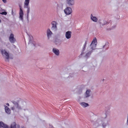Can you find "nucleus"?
Returning <instances> with one entry per match:
<instances>
[{
  "label": "nucleus",
  "mask_w": 128,
  "mask_h": 128,
  "mask_svg": "<svg viewBox=\"0 0 128 128\" xmlns=\"http://www.w3.org/2000/svg\"><path fill=\"white\" fill-rule=\"evenodd\" d=\"M30 0H25L24 2V7L27 9L26 10V18L28 22H29V15L30 11V7L28 6Z\"/></svg>",
  "instance_id": "nucleus-1"
},
{
  "label": "nucleus",
  "mask_w": 128,
  "mask_h": 128,
  "mask_svg": "<svg viewBox=\"0 0 128 128\" xmlns=\"http://www.w3.org/2000/svg\"><path fill=\"white\" fill-rule=\"evenodd\" d=\"M97 44V40L96 38H94L90 46V47L88 48L90 50L93 51L94 50L96 49Z\"/></svg>",
  "instance_id": "nucleus-2"
},
{
  "label": "nucleus",
  "mask_w": 128,
  "mask_h": 128,
  "mask_svg": "<svg viewBox=\"0 0 128 128\" xmlns=\"http://www.w3.org/2000/svg\"><path fill=\"white\" fill-rule=\"evenodd\" d=\"M51 29L53 32H56L58 30L57 22L55 21H53L51 23Z\"/></svg>",
  "instance_id": "nucleus-3"
},
{
  "label": "nucleus",
  "mask_w": 128,
  "mask_h": 128,
  "mask_svg": "<svg viewBox=\"0 0 128 128\" xmlns=\"http://www.w3.org/2000/svg\"><path fill=\"white\" fill-rule=\"evenodd\" d=\"M21 100V99L20 98H17L16 100V101L13 100L12 101V102L16 108L18 109H21L20 106L18 104Z\"/></svg>",
  "instance_id": "nucleus-4"
},
{
  "label": "nucleus",
  "mask_w": 128,
  "mask_h": 128,
  "mask_svg": "<svg viewBox=\"0 0 128 128\" xmlns=\"http://www.w3.org/2000/svg\"><path fill=\"white\" fill-rule=\"evenodd\" d=\"M20 10L19 13V18L20 20L23 22L24 21V14L22 8L20 6Z\"/></svg>",
  "instance_id": "nucleus-5"
},
{
  "label": "nucleus",
  "mask_w": 128,
  "mask_h": 128,
  "mask_svg": "<svg viewBox=\"0 0 128 128\" xmlns=\"http://www.w3.org/2000/svg\"><path fill=\"white\" fill-rule=\"evenodd\" d=\"M90 43V42L88 40L86 41L84 44L82 50V52L80 54V56H82L84 54V52L85 51L86 46L87 44H88Z\"/></svg>",
  "instance_id": "nucleus-6"
},
{
  "label": "nucleus",
  "mask_w": 128,
  "mask_h": 128,
  "mask_svg": "<svg viewBox=\"0 0 128 128\" xmlns=\"http://www.w3.org/2000/svg\"><path fill=\"white\" fill-rule=\"evenodd\" d=\"M64 12L66 15H69L72 13V10L70 8L67 7L64 10Z\"/></svg>",
  "instance_id": "nucleus-7"
},
{
  "label": "nucleus",
  "mask_w": 128,
  "mask_h": 128,
  "mask_svg": "<svg viewBox=\"0 0 128 128\" xmlns=\"http://www.w3.org/2000/svg\"><path fill=\"white\" fill-rule=\"evenodd\" d=\"M93 51L90 50L88 48V47L87 48V50L86 53L84 57L86 58H89L91 55L92 53V52Z\"/></svg>",
  "instance_id": "nucleus-8"
},
{
  "label": "nucleus",
  "mask_w": 128,
  "mask_h": 128,
  "mask_svg": "<svg viewBox=\"0 0 128 128\" xmlns=\"http://www.w3.org/2000/svg\"><path fill=\"white\" fill-rule=\"evenodd\" d=\"M52 52L56 56L60 55V52L59 49L56 48H54L52 49Z\"/></svg>",
  "instance_id": "nucleus-9"
},
{
  "label": "nucleus",
  "mask_w": 128,
  "mask_h": 128,
  "mask_svg": "<svg viewBox=\"0 0 128 128\" xmlns=\"http://www.w3.org/2000/svg\"><path fill=\"white\" fill-rule=\"evenodd\" d=\"M2 54L4 56H5L6 58L8 59L9 58V56L8 53L5 50H1Z\"/></svg>",
  "instance_id": "nucleus-10"
},
{
  "label": "nucleus",
  "mask_w": 128,
  "mask_h": 128,
  "mask_svg": "<svg viewBox=\"0 0 128 128\" xmlns=\"http://www.w3.org/2000/svg\"><path fill=\"white\" fill-rule=\"evenodd\" d=\"M46 34L48 39H50L53 33L50 29L48 28L47 30Z\"/></svg>",
  "instance_id": "nucleus-11"
},
{
  "label": "nucleus",
  "mask_w": 128,
  "mask_h": 128,
  "mask_svg": "<svg viewBox=\"0 0 128 128\" xmlns=\"http://www.w3.org/2000/svg\"><path fill=\"white\" fill-rule=\"evenodd\" d=\"M9 40L10 42L12 43H14L16 41V39L14 37L13 34H11L9 37Z\"/></svg>",
  "instance_id": "nucleus-12"
},
{
  "label": "nucleus",
  "mask_w": 128,
  "mask_h": 128,
  "mask_svg": "<svg viewBox=\"0 0 128 128\" xmlns=\"http://www.w3.org/2000/svg\"><path fill=\"white\" fill-rule=\"evenodd\" d=\"M71 32L70 31H68L66 32L65 36L66 39H68L71 38Z\"/></svg>",
  "instance_id": "nucleus-13"
},
{
  "label": "nucleus",
  "mask_w": 128,
  "mask_h": 128,
  "mask_svg": "<svg viewBox=\"0 0 128 128\" xmlns=\"http://www.w3.org/2000/svg\"><path fill=\"white\" fill-rule=\"evenodd\" d=\"M90 19L93 22H98V19L97 18L94 16L92 14H91L90 16Z\"/></svg>",
  "instance_id": "nucleus-14"
},
{
  "label": "nucleus",
  "mask_w": 128,
  "mask_h": 128,
  "mask_svg": "<svg viewBox=\"0 0 128 128\" xmlns=\"http://www.w3.org/2000/svg\"><path fill=\"white\" fill-rule=\"evenodd\" d=\"M9 128L8 126L2 122H0V128Z\"/></svg>",
  "instance_id": "nucleus-15"
},
{
  "label": "nucleus",
  "mask_w": 128,
  "mask_h": 128,
  "mask_svg": "<svg viewBox=\"0 0 128 128\" xmlns=\"http://www.w3.org/2000/svg\"><path fill=\"white\" fill-rule=\"evenodd\" d=\"M108 22L106 20H104L103 22H100V28H102L104 25H106L108 24Z\"/></svg>",
  "instance_id": "nucleus-16"
},
{
  "label": "nucleus",
  "mask_w": 128,
  "mask_h": 128,
  "mask_svg": "<svg viewBox=\"0 0 128 128\" xmlns=\"http://www.w3.org/2000/svg\"><path fill=\"white\" fill-rule=\"evenodd\" d=\"M10 128H20V126L17 125L16 126V123L15 122H13L11 124Z\"/></svg>",
  "instance_id": "nucleus-17"
},
{
  "label": "nucleus",
  "mask_w": 128,
  "mask_h": 128,
  "mask_svg": "<svg viewBox=\"0 0 128 128\" xmlns=\"http://www.w3.org/2000/svg\"><path fill=\"white\" fill-rule=\"evenodd\" d=\"M4 106L6 112L8 114H10L11 112L10 109L7 106Z\"/></svg>",
  "instance_id": "nucleus-18"
},
{
  "label": "nucleus",
  "mask_w": 128,
  "mask_h": 128,
  "mask_svg": "<svg viewBox=\"0 0 128 128\" xmlns=\"http://www.w3.org/2000/svg\"><path fill=\"white\" fill-rule=\"evenodd\" d=\"M90 90H87L85 93V96L86 97H88L90 96L89 93Z\"/></svg>",
  "instance_id": "nucleus-19"
},
{
  "label": "nucleus",
  "mask_w": 128,
  "mask_h": 128,
  "mask_svg": "<svg viewBox=\"0 0 128 128\" xmlns=\"http://www.w3.org/2000/svg\"><path fill=\"white\" fill-rule=\"evenodd\" d=\"M80 104L82 106L84 107H86L88 105V104L84 102L80 103Z\"/></svg>",
  "instance_id": "nucleus-20"
},
{
  "label": "nucleus",
  "mask_w": 128,
  "mask_h": 128,
  "mask_svg": "<svg viewBox=\"0 0 128 128\" xmlns=\"http://www.w3.org/2000/svg\"><path fill=\"white\" fill-rule=\"evenodd\" d=\"M29 44H30L32 42L33 40V37L32 36H29Z\"/></svg>",
  "instance_id": "nucleus-21"
},
{
  "label": "nucleus",
  "mask_w": 128,
  "mask_h": 128,
  "mask_svg": "<svg viewBox=\"0 0 128 128\" xmlns=\"http://www.w3.org/2000/svg\"><path fill=\"white\" fill-rule=\"evenodd\" d=\"M108 42H106V44L105 45L102 46L101 48H103L105 47L106 48H107L108 47Z\"/></svg>",
  "instance_id": "nucleus-22"
},
{
  "label": "nucleus",
  "mask_w": 128,
  "mask_h": 128,
  "mask_svg": "<svg viewBox=\"0 0 128 128\" xmlns=\"http://www.w3.org/2000/svg\"><path fill=\"white\" fill-rule=\"evenodd\" d=\"M0 14L2 15H6L7 14V13L6 12H4L1 13H0Z\"/></svg>",
  "instance_id": "nucleus-23"
},
{
  "label": "nucleus",
  "mask_w": 128,
  "mask_h": 128,
  "mask_svg": "<svg viewBox=\"0 0 128 128\" xmlns=\"http://www.w3.org/2000/svg\"><path fill=\"white\" fill-rule=\"evenodd\" d=\"M56 4H57V6H56V8H58L59 7V4H58L57 2H56L55 3Z\"/></svg>",
  "instance_id": "nucleus-24"
},
{
  "label": "nucleus",
  "mask_w": 128,
  "mask_h": 128,
  "mask_svg": "<svg viewBox=\"0 0 128 128\" xmlns=\"http://www.w3.org/2000/svg\"><path fill=\"white\" fill-rule=\"evenodd\" d=\"M2 0L4 3H6V0Z\"/></svg>",
  "instance_id": "nucleus-25"
},
{
  "label": "nucleus",
  "mask_w": 128,
  "mask_h": 128,
  "mask_svg": "<svg viewBox=\"0 0 128 128\" xmlns=\"http://www.w3.org/2000/svg\"><path fill=\"white\" fill-rule=\"evenodd\" d=\"M11 109L12 110H14L15 109V107L14 106H13L12 108Z\"/></svg>",
  "instance_id": "nucleus-26"
},
{
  "label": "nucleus",
  "mask_w": 128,
  "mask_h": 128,
  "mask_svg": "<svg viewBox=\"0 0 128 128\" xmlns=\"http://www.w3.org/2000/svg\"><path fill=\"white\" fill-rule=\"evenodd\" d=\"M11 13H12V14L13 15H14V12H13V10H12V12H11Z\"/></svg>",
  "instance_id": "nucleus-27"
},
{
  "label": "nucleus",
  "mask_w": 128,
  "mask_h": 128,
  "mask_svg": "<svg viewBox=\"0 0 128 128\" xmlns=\"http://www.w3.org/2000/svg\"><path fill=\"white\" fill-rule=\"evenodd\" d=\"M6 105H7L8 106H9V104L8 103H7L6 104Z\"/></svg>",
  "instance_id": "nucleus-28"
},
{
  "label": "nucleus",
  "mask_w": 128,
  "mask_h": 128,
  "mask_svg": "<svg viewBox=\"0 0 128 128\" xmlns=\"http://www.w3.org/2000/svg\"><path fill=\"white\" fill-rule=\"evenodd\" d=\"M55 43L56 44H58V43L56 42V41L55 42Z\"/></svg>",
  "instance_id": "nucleus-29"
},
{
  "label": "nucleus",
  "mask_w": 128,
  "mask_h": 128,
  "mask_svg": "<svg viewBox=\"0 0 128 128\" xmlns=\"http://www.w3.org/2000/svg\"><path fill=\"white\" fill-rule=\"evenodd\" d=\"M22 128H25L24 127H22Z\"/></svg>",
  "instance_id": "nucleus-30"
},
{
  "label": "nucleus",
  "mask_w": 128,
  "mask_h": 128,
  "mask_svg": "<svg viewBox=\"0 0 128 128\" xmlns=\"http://www.w3.org/2000/svg\"><path fill=\"white\" fill-rule=\"evenodd\" d=\"M1 22V20L0 19V23Z\"/></svg>",
  "instance_id": "nucleus-31"
}]
</instances>
